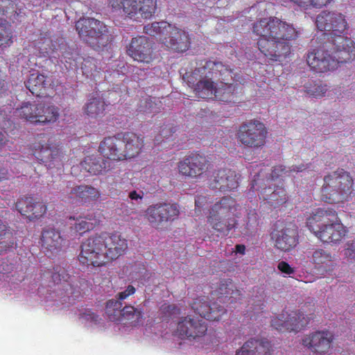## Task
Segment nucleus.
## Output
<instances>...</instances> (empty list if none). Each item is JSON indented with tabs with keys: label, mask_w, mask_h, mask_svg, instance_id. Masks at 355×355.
<instances>
[{
	"label": "nucleus",
	"mask_w": 355,
	"mask_h": 355,
	"mask_svg": "<svg viewBox=\"0 0 355 355\" xmlns=\"http://www.w3.org/2000/svg\"><path fill=\"white\" fill-rule=\"evenodd\" d=\"M187 81L196 96L215 98L225 103H232L238 86L233 70L220 61L201 60L198 67L187 76Z\"/></svg>",
	"instance_id": "obj_1"
},
{
	"label": "nucleus",
	"mask_w": 355,
	"mask_h": 355,
	"mask_svg": "<svg viewBox=\"0 0 355 355\" xmlns=\"http://www.w3.org/2000/svg\"><path fill=\"white\" fill-rule=\"evenodd\" d=\"M253 33L259 36V51L269 60L282 61L291 51V41L297 40L300 31L293 24L277 17L261 18L253 24Z\"/></svg>",
	"instance_id": "obj_2"
},
{
	"label": "nucleus",
	"mask_w": 355,
	"mask_h": 355,
	"mask_svg": "<svg viewBox=\"0 0 355 355\" xmlns=\"http://www.w3.org/2000/svg\"><path fill=\"white\" fill-rule=\"evenodd\" d=\"M306 225L318 239L324 243L337 244L347 234L334 208H317L306 218Z\"/></svg>",
	"instance_id": "obj_3"
},
{
	"label": "nucleus",
	"mask_w": 355,
	"mask_h": 355,
	"mask_svg": "<svg viewBox=\"0 0 355 355\" xmlns=\"http://www.w3.org/2000/svg\"><path fill=\"white\" fill-rule=\"evenodd\" d=\"M355 59V49L338 46L330 42L306 54V63L313 71L324 73L336 69L340 63Z\"/></svg>",
	"instance_id": "obj_4"
},
{
	"label": "nucleus",
	"mask_w": 355,
	"mask_h": 355,
	"mask_svg": "<svg viewBox=\"0 0 355 355\" xmlns=\"http://www.w3.org/2000/svg\"><path fill=\"white\" fill-rule=\"evenodd\" d=\"M318 30L329 32L328 42L343 47L355 49V43L346 36L348 24L345 16L335 11L323 10L316 17Z\"/></svg>",
	"instance_id": "obj_5"
},
{
	"label": "nucleus",
	"mask_w": 355,
	"mask_h": 355,
	"mask_svg": "<svg viewBox=\"0 0 355 355\" xmlns=\"http://www.w3.org/2000/svg\"><path fill=\"white\" fill-rule=\"evenodd\" d=\"M241 206L232 197H223L209 209L207 221L213 230L223 236L230 234L237 225L236 212Z\"/></svg>",
	"instance_id": "obj_6"
},
{
	"label": "nucleus",
	"mask_w": 355,
	"mask_h": 355,
	"mask_svg": "<svg viewBox=\"0 0 355 355\" xmlns=\"http://www.w3.org/2000/svg\"><path fill=\"white\" fill-rule=\"evenodd\" d=\"M353 179L343 168L329 173L324 177L322 198L329 203L348 200L353 191Z\"/></svg>",
	"instance_id": "obj_7"
},
{
	"label": "nucleus",
	"mask_w": 355,
	"mask_h": 355,
	"mask_svg": "<svg viewBox=\"0 0 355 355\" xmlns=\"http://www.w3.org/2000/svg\"><path fill=\"white\" fill-rule=\"evenodd\" d=\"M76 30L80 39L93 49L104 48L112 41V36L106 24L92 17H82L78 19L76 22Z\"/></svg>",
	"instance_id": "obj_8"
},
{
	"label": "nucleus",
	"mask_w": 355,
	"mask_h": 355,
	"mask_svg": "<svg viewBox=\"0 0 355 355\" xmlns=\"http://www.w3.org/2000/svg\"><path fill=\"white\" fill-rule=\"evenodd\" d=\"M42 279H51L50 282L58 286V291L61 296L77 297L80 295L81 287L86 284L83 278L76 275H71L60 266H53L45 270L41 275Z\"/></svg>",
	"instance_id": "obj_9"
},
{
	"label": "nucleus",
	"mask_w": 355,
	"mask_h": 355,
	"mask_svg": "<svg viewBox=\"0 0 355 355\" xmlns=\"http://www.w3.org/2000/svg\"><path fill=\"white\" fill-rule=\"evenodd\" d=\"M108 5L135 21L152 19L157 10V0H108Z\"/></svg>",
	"instance_id": "obj_10"
},
{
	"label": "nucleus",
	"mask_w": 355,
	"mask_h": 355,
	"mask_svg": "<svg viewBox=\"0 0 355 355\" xmlns=\"http://www.w3.org/2000/svg\"><path fill=\"white\" fill-rule=\"evenodd\" d=\"M15 114L33 124L53 123L59 116L56 106L44 103H24Z\"/></svg>",
	"instance_id": "obj_11"
},
{
	"label": "nucleus",
	"mask_w": 355,
	"mask_h": 355,
	"mask_svg": "<svg viewBox=\"0 0 355 355\" xmlns=\"http://www.w3.org/2000/svg\"><path fill=\"white\" fill-rule=\"evenodd\" d=\"M268 130L265 123L251 119L239 126L236 139L239 144L250 148H261L266 144Z\"/></svg>",
	"instance_id": "obj_12"
},
{
	"label": "nucleus",
	"mask_w": 355,
	"mask_h": 355,
	"mask_svg": "<svg viewBox=\"0 0 355 355\" xmlns=\"http://www.w3.org/2000/svg\"><path fill=\"white\" fill-rule=\"evenodd\" d=\"M313 311L308 312L303 308L291 311L290 313L284 311L271 320V327L281 332L297 333L310 323L313 318Z\"/></svg>",
	"instance_id": "obj_13"
},
{
	"label": "nucleus",
	"mask_w": 355,
	"mask_h": 355,
	"mask_svg": "<svg viewBox=\"0 0 355 355\" xmlns=\"http://www.w3.org/2000/svg\"><path fill=\"white\" fill-rule=\"evenodd\" d=\"M179 214L180 210L177 203L159 202L146 208L144 217L153 227L158 230L165 223L172 222L177 218Z\"/></svg>",
	"instance_id": "obj_14"
},
{
	"label": "nucleus",
	"mask_w": 355,
	"mask_h": 355,
	"mask_svg": "<svg viewBox=\"0 0 355 355\" xmlns=\"http://www.w3.org/2000/svg\"><path fill=\"white\" fill-rule=\"evenodd\" d=\"M207 331L208 326L204 321L187 315L179 319L174 334L182 340L198 341L206 335Z\"/></svg>",
	"instance_id": "obj_15"
},
{
	"label": "nucleus",
	"mask_w": 355,
	"mask_h": 355,
	"mask_svg": "<svg viewBox=\"0 0 355 355\" xmlns=\"http://www.w3.org/2000/svg\"><path fill=\"white\" fill-rule=\"evenodd\" d=\"M96 236H92L80 245V252L78 256L80 264L86 266L101 267L110 263L101 248Z\"/></svg>",
	"instance_id": "obj_16"
},
{
	"label": "nucleus",
	"mask_w": 355,
	"mask_h": 355,
	"mask_svg": "<svg viewBox=\"0 0 355 355\" xmlns=\"http://www.w3.org/2000/svg\"><path fill=\"white\" fill-rule=\"evenodd\" d=\"M270 239L276 249L290 252L297 245V228L293 224H280L270 233Z\"/></svg>",
	"instance_id": "obj_17"
},
{
	"label": "nucleus",
	"mask_w": 355,
	"mask_h": 355,
	"mask_svg": "<svg viewBox=\"0 0 355 355\" xmlns=\"http://www.w3.org/2000/svg\"><path fill=\"white\" fill-rule=\"evenodd\" d=\"M209 166L207 157L198 153L186 155L178 164L179 173L190 178H198L206 173Z\"/></svg>",
	"instance_id": "obj_18"
},
{
	"label": "nucleus",
	"mask_w": 355,
	"mask_h": 355,
	"mask_svg": "<svg viewBox=\"0 0 355 355\" xmlns=\"http://www.w3.org/2000/svg\"><path fill=\"white\" fill-rule=\"evenodd\" d=\"M153 42L146 36H137L131 39L126 46V53L132 60L144 63H150L155 59Z\"/></svg>",
	"instance_id": "obj_19"
},
{
	"label": "nucleus",
	"mask_w": 355,
	"mask_h": 355,
	"mask_svg": "<svg viewBox=\"0 0 355 355\" xmlns=\"http://www.w3.org/2000/svg\"><path fill=\"white\" fill-rule=\"evenodd\" d=\"M33 155L41 162L49 164V167H62V153L58 146L54 144L52 138L46 142L40 141L33 146Z\"/></svg>",
	"instance_id": "obj_20"
},
{
	"label": "nucleus",
	"mask_w": 355,
	"mask_h": 355,
	"mask_svg": "<svg viewBox=\"0 0 355 355\" xmlns=\"http://www.w3.org/2000/svg\"><path fill=\"white\" fill-rule=\"evenodd\" d=\"M95 236L110 262L117 259L127 249V241L120 234L104 232Z\"/></svg>",
	"instance_id": "obj_21"
},
{
	"label": "nucleus",
	"mask_w": 355,
	"mask_h": 355,
	"mask_svg": "<svg viewBox=\"0 0 355 355\" xmlns=\"http://www.w3.org/2000/svg\"><path fill=\"white\" fill-rule=\"evenodd\" d=\"M241 175L229 168L215 170L210 178L209 187L221 192L232 191L239 187Z\"/></svg>",
	"instance_id": "obj_22"
},
{
	"label": "nucleus",
	"mask_w": 355,
	"mask_h": 355,
	"mask_svg": "<svg viewBox=\"0 0 355 355\" xmlns=\"http://www.w3.org/2000/svg\"><path fill=\"white\" fill-rule=\"evenodd\" d=\"M334 337L328 330L316 331L302 338V345L316 355H325L332 346Z\"/></svg>",
	"instance_id": "obj_23"
},
{
	"label": "nucleus",
	"mask_w": 355,
	"mask_h": 355,
	"mask_svg": "<svg viewBox=\"0 0 355 355\" xmlns=\"http://www.w3.org/2000/svg\"><path fill=\"white\" fill-rule=\"evenodd\" d=\"M190 306L194 313L210 321H218L226 313L223 306L217 302L210 304L207 296L194 298Z\"/></svg>",
	"instance_id": "obj_24"
},
{
	"label": "nucleus",
	"mask_w": 355,
	"mask_h": 355,
	"mask_svg": "<svg viewBox=\"0 0 355 355\" xmlns=\"http://www.w3.org/2000/svg\"><path fill=\"white\" fill-rule=\"evenodd\" d=\"M123 141L121 135L104 137L98 145V153L107 160L121 162L124 160Z\"/></svg>",
	"instance_id": "obj_25"
},
{
	"label": "nucleus",
	"mask_w": 355,
	"mask_h": 355,
	"mask_svg": "<svg viewBox=\"0 0 355 355\" xmlns=\"http://www.w3.org/2000/svg\"><path fill=\"white\" fill-rule=\"evenodd\" d=\"M308 261L313 266L319 274L332 272L336 266L335 257L329 251L316 248L308 253Z\"/></svg>",
	"instance_id": "obj_26"
},
{
	"label": "nucleus",
	"mask_w": 355,
	"mask_h": 355,
	"mask_svg": "<svg viewBox=\"0 0 355 355\" xmlns=\"http://www.w3.org/2000/svg\"><path fill=\"white\" fill-rule=\"evenodd\" d=\"M161 43L168 49L176 52H184L190 46V38L187 32L174 26L168 35L161 39Z\"/></svg>",
	"instance_id": "obj_27"
},
{
	"label": "nucleus",
	"mask_w": 355,
	"mask_h": 355,
	"mask_svg": "<svg viewBox=\"0 0 355 355\" xmlns=\"http://www.w3.org/2000/svg\"><path fill=\"white\" fill-rule=\"evenodd\" d=\"M101 217V214L94 211H87L78 216H71L69 220H73L74 223H71L69 229L71 232L82 236L94 229L100 223Z\"/></svg>",
	"instance_id": "obj_28"
},
{
	"label": "nucleus",
	"mask_w": 355,
	"mask_h": 355,
	"mask_svg": "<svg viewBox=\"0 0 355 355\" xmlns=\"http://www.w3.org/2000/svg\"><path fill=\"white\" fill-rule=\"evenodd\" d=\"M272 347L266 338H250L236 352V355H271Z\"/></svg>",
	"instance_id": "obj_29"
},
{
	"label": "nucleus",
	"mask_w": 355,
	"mask_h": 355,
	"mask_svg": "<svg viewBox=\"0 0 355 355\" xmlns=\"http://www.w3.org/2000/svg\"><path fill=\"white\" fill-rule=\"evenodd\" d=\"M123 141L124 160L134 158L140 155L144 146V137L131 132L121 134Z\"/></svg>",
	"instance_id": "obj_30"
},
{
	"label": "nucleus",
	"mask_w": 355,
	"mask_h": 355,
	"mask_svg": "<svg viewBox=\"0 0 355 355\" xmlns=\"http://www.w3.org/2000/svg\"><path fill=\"white\" fill-rule=\"evenodd\" d=\"M64 239L61 232L54 228L44 230L42 232L41 243L44 252L49 255L61 251Z\"/></svg>",
	"instance_id": "obj_31"
},
{
	"label": "nucleus",
	"mask_w": 355,
	"mask_h": 355,
	"mask_svg": "<svg viewBox=\"0 0 355 355\" xmlns=\"http://www.w3.org/2000/svg\"><path fill=\"white\" fill-rule=\"evenodd\" d=\"M53 84L52 76L38 72L32 73L28 80L25 82V86L29 92L36 96H40L43 94V90L51 87Z\"/></svg>",
	"instance_id": "obj_32"
},
{
	"label": "nucleus",
	"mask_w": 355,
	"mask_h": 355,
	"mask_svg": "<svg viewBox=\"0 0 355 355\" xmlns=\"http://www.w3.org/2000/svg\"><path fill=\"white\" fill-rule=\"evenodd\" d=\"M100 191L94 187L88 185L76 186L68 193L69 199H78L80 202H87L99 198Z\"/></svg>",
	"instance_id": "obj_33"
},
{
	"label": "nucleus",
	"mask_w": 355,
	"mask_h": 355,
	"mask_svg": "<svg viewBox=\"0 0 355 355\" xmlns=\"http://www.w3.org/2000/svg\"><path fill=\"white\" fill-rule=\"evenodd\" d=\"M261 195L262 199L267 200L273 208L286 204L288 198L286 190L281 187H277L273 190L270 187L262 189Z\"/></svg>",
	"instance_id": "obj_34"
},
{
	"label": "nucleus",
	"mask_w": 355,
	"mask_h": 355,
	"mask_svg": "<svg viewBox=\"0 0 355 355\" xmlns=\"http://www.w3.org/2000/svg\"><path fill=\"white\" fill-rule=\"evenodd\" d=\"M108 162L103 157L98 155H87L80 162V166L93 175H98L106 172Z\"/></svg>",
	"instance_id": "obj_35"
},
{
	"label": "nucleus",
	"mask_w": 355,
	"mask_h": 355,
	"mask_svg": "<svg viewBox=\"0 0 355 355\" xmlns=\"http://www.w3.org/2000/svg\"><path fill=\"white\" fill-rule=\"evenodd\" d=\"M174 26L166 21H154L144 26V33L148 35L157 37L162 42V39L168 35V32Z\"/></svg>",
	"instance_id": "obj_36"
},
{
	"label": "nucleus",
	"mask_w": 355,
	"mask_h": 355,
	"mask_svg": "<svg viewBox=\"0 0 355 355\" xmlns=\"http://www.w3.org/2000/svg\"><path fill=\"white\" fill-rule=\"evenodd\" d=\"M107 104L101 98L93 97L83 107V112L89 118L96 119L105 114Z\"/></svg>",
	"instance_id": "obj_37"
},
{
	"label": "nucleus",
	"mask_w": 355,
	"mask_h": 355,
	"mask_svg": "<svg viewBox=\"0 0 355 355\" xmlns=\"http://www.w3.org/2000/svg\"><path fill=\"white\" fill-rule=\"evenodd\" d=\"M144 317V309L135 308L132 305H125L122 309L121 322H130L135 326Z\"/></svg>",
	"instance_id": "obj_38"
},
{
	"label": "nucleus",
	"mask_w": 355,
	"mask_h": 355,
	"mask_svg": "<svg viewBox=\"0 0 355 355\" xmlns=\"http://www.w3.org/2000/svg\"><path fill=\"white\" fill-rule=\"evenodd\" d=\"M305 169L306 166L304 164L293 166L288 169L282 165L276 166L272 167L270 174V178L272 180H275L280 178V177H289L292 173L302 172Z\"/></svg>",
	"instance_id": "obj_39"
},
{
	"label": "nucleus",
	"mask_w": 355,
	"mask_h": 355,
	"mask_svg": "<svg viewBox=\"0 0 355 355\" xmlns=\"http://www.w3.org/2000/svg\"><path fill=\"white\" fill-rule=\"evenodd\" d=\"M123 305L120 301L110 300L106 304L105 312L112 322H121Z\"/></svg>",
	"instance_id": "obj_40"
},
{
	"label": "nucleus",
	"mask_w": 355,
	"mask_h": 355,
	"mask_svg": "<svg viewBox=\"0 0 355 355\" xmlns=\"http://www.w3.org/2000/svg\"><path fill=\"white\" fill-rule=\"evenodd\" d=\"M12 43L11 25L6 19L0 21V49L10 46Z\"/></svg>",
	"instance_id": "obj_41"
},
{
	"label": "nucleus",
	"mask_w": 355,
	"mask_h": 355,
	"mask_svg": "<svg viewBox=\"0 0 355 355\" xmlns=\"http://www.w3.org/2000/svg\"><path fill=\"white\" fill-rule=\"evenodd\" d=\"M245 222L243 225L240 226V232L245 236H248L256 230L259 224L258 214L255 209L249 210Z\"/></svg>",
	"instance_id": "obj_42"
},
{
	"label": "nucleus",
	"mask_w": 355,
	"mask_h": 355,
	"mask_svg": "<svg viewBox=\"0 0 355 355\" xmlns=\"http://www.w3.org/2000/svg\"><path fill=\"white\" fill-rule=\"evenodd\" d=\"M18 15L15 0H0V17L6 16L8 19H14Z\"/></svg>",
	"instance_id": "obj_43"
},
{
	"label": "nucleus",
	"mask_w": 355,
	"mask_h": 355,
	"mask_svg": "<svg viewBox=\"0 0 355 355\" xmlns=\"http://www.w3.org/2000/svg\"><path fill=\"white\" fill-rule=\"evenodd\" d=\"M35 199L33 197H23L19 198L16 202V209L20 214L29 220L31 209L34 205Z\"/></svg>",
	"instance_id": "obj_44"
},
{
	"label": "nucleus",
	"mask_w": 355,
	"mask_h": 355,
	"mask_svg": "<svg viewBox=\"0 0 355 355\" xmlns=\"http://www.w3.org/2000/svg\"><path fill=\"white\" fill-rule=\"evenodd\" d=\"M234 286L231 279L222 281L220 286L216 290L219 295H230L229 297L235 298L236 295H241V291L239 290H234Z\"/></svg>",
	"instance_id": "obj_45"
},
{
	"label": "nucleus",
	"mask_w": 355,
	"mask_h": 355,
	"mask_svg": "<svg viewBox=\"0 0 355 355\" xmlns=\"http://www.w3.org/2000/svg\"><path fill=\"white\" fill-rule=\"evenodd\" d=\"M300 8L304 9L310 7L322 8L327 6L331 0H289Z\"/></svg>",
	"instance_id": "obj_46"
},
{
	"label": "nucleus",
	"mask_w": 355,
	"mask_h": 355,
	"mask_svg": "<svg viewBox=\"0 0 355 355\" xmlns=\"http://www.w3.org/2000/svg\"><path fill=\"white\" fill-rule=\"evenodd\" d=\"M46 211V207L44 202L35 200L33 208L31 209V216H29V220L40 219L44 215Z\"/></svg>",
	"instance_id": "obj_47"
},
{
	"label": "nucleus",
	"mask_w": 355,
	"mask_h": 355,
	"mask_svg": "<svg viewBox=\"0 0 355 355\" xmlns=\"http://www.w3.org/2000/svg\"><path fill=\"white\" fill-rule=\"evenodd\" d=\"M15 244L13 234H6L5 236L0 237V252L10 251L15 248Z\"/></svg>",
	"instance_id": "obj_48"
},
{
	"label": "nucleus",
	"mask_w": 355,
	"mask_h": 355,
	"mask_svg": "<svg viewBox=\"0 0 355 355\" xmlns=\"http://www.w3.org/2000/svg\"><path fill=\"white\" fill-rule=\"evenodd\" d=\"M155 107V103L152 101L151 98H146L141 101L139 111L142 113H153V109Z\"/></svg>",
	"instance_id": "obj_49"
},
{
	"label": "nucleus",
	"mask_w": 355,
	"mask_h": 355,
	"mask_svg": "<svg viewBox=\"0 0 355 355\" xmlns=\"http://www.w3.org/2000/svg\"><path fill=\"white\" fill-rule=\"evenodd\" d=\"M345 257L355 261V239L349 240L345 245Z\"/></svg>",
	"instance_id": "obj_50"
},
{
	"label": "nucleus",
	"mask_w": 355,
	"mask_h": 355,
	"mask_svg": "<svg viewBox=\"0 0 355 355\" xmlns=\"http://www.w3.org/2000/svg\"><path fill=\"white\" fill-rule=\"evenodd\" d=\"M135 288L132 285L130 284L126 286L125 289L123 291L120 292L116 295L117 300H116L115 301H120V302H121L123 300H124L129 296L135 294Z\"/></svg>",
	"instance_id": "obj_51"
},
{
	"label": "nucleus",
	"mask_w": 355,
	"mask_h": 355,
	"mask_svg": "<svg viewBox=\"0 0 355 355\" xmlns=\"http://www.w3.org/2000/svg\"><path fill=\"white\" fill-rule=\"evenodd\" d=\"M327 92V86L319 85H317L313 89H308V93L315 98L322 97Z\"/></svg>",
	"instance_id": "obj_52"
},
{
	"label": "nucleus",
	"mask_w": 355,
	"mask_h": 355,
	"mask_svg": "<svg viewBox=\"0 0 355 355\" xmlns=\"http://www.w3.org/2000/svg\"><path fill=\"white\" fill-rule=\"evenodd\" d=\"M277 268L284 275H290L295 272L293 268H292L288 263L283 261L278 263Z\"/></svg>",
	"instance_id": "obj_53"
},
{
	"label": "nucleus",
	"mask_w": 355,
	"mask_h": 355,
	"mask_svg": "<svg viewBox=\"0 0 355 355\" xmlns=\"http://www.w3.org/2000/svg\"><path fill=\"white\" fill-rule=\"evenodd\" d=\"M13 268V264L10 263L8 259H3L0 261V272L3 274H9Z\"/></svg>",
	"instance_id": "obj_54"
},
{
	"label": "nucleus",
	"mask_w": 355,
	"mask_h": 355,
	"mask_svg": "<svg viewBox=\"0 0 355 355\" xmlns=\"http://www.w3.org/2000/svg\"><path fill=\"white\" fill-rule=\"evenodd\" d=\"M77 54L75 52L65 51L63 53L62 57H63V59L64 60V61L67 63H69V64H72L73 62L76 61V57L75 56Z\"/></svg>",
	"instance_id": "obj_55"
},
{
	"label": "nucleus",
	"mask_w": 355,
	"mask_h": 355,
	"mask_svg": "<svg viewBox=\"0 0 355 355\" xmlns=\"http://www.w3.org/2000/svg\"><path fill=\"white\" fill-rule=\"evenodd\" d=\"M12 233L5 222L0 220V237L5 236L6 234Z\"/></svg>",
	"instance_id": "obj_56"
},
{
	"label": "nucleus",
	"mask_w": 355,
	"mask_h": 355,
	"mask_svg": "<svg viewBox=\"0 0 355 355\" xmlns=\"http://www.w3.org/2000/svg\"><path fill=\"white\" fill-rule=\"evenodd\" d=\"M144 193L143 191H140V193H137L135 190H133L130 192L129 198L131 200H137V199H143Z\"/></svg>",
	"instance_id": "obj_57"
},
{
	"label": "nucleus",
	"mask_w": 355,
	"mask_h": 355,
	"mask_svg": "<svg viewBox=\"0 0 355 355\" xmlns=\"http://www.w3.org/2000/svg\"><path fill=\"white\" fill-rule=\"evenodd\" d=\"M175 131L173 130V128L165 127L162 129V130H161V135L165 138H168Z\"/></svg>",
	"instance_id": "obj_58"
},
{
	"label": "nucleus",
	"mask_w": 355,
	"mask_h": 355,
	"mask_svg": "<svg viewBox=\"0 0 355 355\" xmlns=\"http://www.w3.org/2000/svg\"><path fill=\"white\" fill-rule=\"evenodd\" d=\"M8 169L0 165V181L6 180L8 178Z\"/></svg>",
	"instance_id": "obj_59"
},
{
	"label": "nucleus",
	"mask_w": 355,
	"mask_h": 355,
	"mask_svg": "<svg viewBox=\"0 0 355 355\" xmlns=\"http://www.w3.org/2000/svg\"><path fill=\"white\" fill-rule=\"evenodd\" d=\"M161 309H162L164 312L171 313L175 310L176 306L175 305H166V304H165L164 305H162Z\"/></svg>",
	"instance_id": "obj_60"
},
{
	"label": "nucleus",
	"mask_w": 355,
	"mask_h": 355,
	"mask_svg": "<svg viewBox=\"0 0 355 355\" xmlns=\"http://www.w3.org/2000/svg\"><path fill=\"white\" fill-rule=\"evenodd\" d=\"M205 198L203 196H198L196 198V206L200 209L202 206V203L205 200Z\"/></svg>",
	"instance_id": "obj_61"
},
{
	"label": "nucleus",
	"mask_w": 355,
	"mask_h": 355,
	"mask_svg": "<svg viewBox=\"0 0 355 355\" xmlns=\"http://www.w3.org/2000/svg\"><path fill=\"white\" fill-rule=\"evenodd\" d=\"M236 250L240 254H244L245 251V246L243 244L236 245Z\"/></svg>",
	"instance_id": "obj_62"
},
{
	"label": "nucleus",
	"mask_w": 355,
	"mask_h": 355,
	"mask_svg": "<svg viewBox=\"0 0 355 355\" xmlns=\"http://www.w3.org/2000/svg\"><path fill=\"white\" fill-rule=\"evenodd\" d=\"M6 141V135L3 132H0V146L3 145Z\"/></svg>",
	"instance_id": "obj_63"
},
{
	"label": "nucleus",
	"mask_w": 355,
	"mask_h": 355,
	"mask_svg": "<svg viewBox=\"0 0 355 355\" xmlns=\"http://www.w3.org/2000/svg\"><path fill=\"white\" fill-rule=\"evenodd\" d=\"M88 315H89L90 319L94 322H97L98 320V315H96L94 313H92L91 314H89Z\"/></svg>",
	"instance_id": "obj_64"
}]
</instances>
